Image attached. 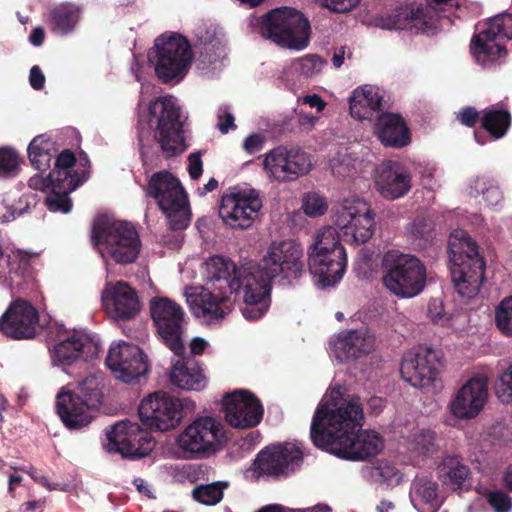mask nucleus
<instances>
[{
  "label": "nucleus",
  "mask_w": 512,
  "mask_h": 512,
  "mask_svg": "<svg viewBox=\"0 0 512 512\" xmlns=\"http://www.w3.org/2000/svg\"><path fill=\"white\" fill-rule=\"evenodd\" d=\"M268 301H259V303H245L241 308L243 316L248 320H257L261 318L267 311Z\"/></svg>",
  "instance_id": "nucleus-59"
},
{
  "label": "nucleus",
  "mask_w": 512,
  "mask_h": 512,
  "mask_svg": "<svg viewBox=\"0 0 512 512\" xmlns=\"http://www.w3.org/2000/svg\"><path fill=\"white\" fill-rule=\"evenodd\" d=\"M440 362L436 351L417 347L407 352L400 366V374L411 386L426 392L440 389Z\"/></svg>",
  "instance_id": "nucleus-13"
},
{
  "label": "nucleus",
  "mask_w": 512,
  "mask_h": 512,
  "mask_svg": "<svg viewBox=\"0 0 512 512\" xmlns=\"http://www.w3.org/2000/svg\"><path fill=\"white\" fill-rule=\"evenodd\" d=\"M325 62L317 55H306L291 62L289 70L305 78H311L319 74Z\"/></svg>",
  "instance_id": "nucleus-47"
},
{
  "label": "nucleus",
  "mask_w": 512,
  "mask_h": 512,
  "mask_svg": "<svg viewBox=\"0 0 512 512\" xmlns=\"http://www.w3.org/2000/svg\"><path fill=\"white\" fill-rule=\"evenodd\" d=\"M428 314L435 324L445 325L450 320V315L444 309V303L441 299L435 298L429 302Z\"/></svg>",
  "instance_id": "nucleus-57"
},
{
  "label": "nucleus",
  "mask_w": 512,
  "mask_h": 512,
  "mask_svg": "<svg viewBox=\"0 0 512 512\" xmlns=\"http://www.w3.org/2000/svg\"><path fill=\"white\" fill-rule=\"evenodd\" d=\"M226 441L223 424L210 416H201L188 424L176 437L179 458L197 459L216 453Z\"/></svg>",
  "instance_id": "nucleus-7"
},
{
  "label": "nucleus",
  "mask_w": 512,
  "mask_h": 512,
  "mask_svg": "<svg viewBox=\"0 0 512 512\" xmlns=\"http://www.w3.org/2000/svg\"><path fill=\"white\" fill-rule=\"evenodd\" d=\"M511 124L509 111L502 108H489L483 112L481 118L482 127L495 139L502 138Z\"/></svg>",
  "instance_id": "nucleus-41"
},
{
  "label": "nucleus",
  "mask_w": 512,
  "mask_h": 512,
  "mask_svg": "<svg viewBox=\"0 0 512 512\" xmlns=\"http://www.w3.org/2000/svg\"><path fill=\"white\" fill-rule=\"evenodd\" d=\"M384 287L399 298H413L426 286L427 270L415 256L396 250L388 251L382 260Z\"/></svg>",
  "instance_id": "nucleus-5"
},
{
  "label": "nucleus",
  "mask_w": 512,
  "mask_h": 512,
  "mask_svg": "<svg viewBox=\"0 0 512 512\" xmlns=\"http://www.w3.org/2000/svg\"><path fill=\"white\" fill-rule=\"evenodd\" d=\"M479 113L473 107H465L457 113V119L463 125L472 127L478 120Z\"/></svg>",
  "instance_id": "nucleus-62"
},
{
  "label": "nucleus",
  "mask_w": 512,
  "mask_h": 512,
  "mask_svg": "<svg viewBox=\"0 0 512 512\" xmlns=\"http://www.w3.org/2000/svg\"><path fill=\"white\" fill-rule=\"evenodd\" d=\"M182 403L163 391H156L145 397L139 405L141 421L151 429L168 431L181 421Z\"/></svg>",
  "instance_id": "nucleus-19"
},
{
  "label": "nucleus",
  "mask_w": 512,
  "mask_h": 512,
  "mask_svg": "<svg viewBox=\"0 0 512 512\" xmlns=\"http://www.w3.org/2000/svg\"><path fill=\"white\" fill-rule=\"evenodd\" d=\"M273 279H268L258 270L257 274L251 273L245 268L242 279L238 281V291L243 293V301L245 303H259V301H268L270 294V283Z\"/></svg>",
  "instance_id": "nucleus-38"
},
{
  "label": "nucleus",
  "mask_w": 512,
  "mask_h": 512,
  "mask_svg": "<svg viewBox=\"0 0 512 512\" xmlns=\"http://www.w3.org/2000/svg\"><path fill=\"white\" fill-rule=\"evenodd\" d=\"M102 382L101 373H94L81 380L73 390L76 391L84 400L94 409L98 408L102 398Z\"/></svg>",
  "instance_id": "nucleus-44"
},
{
  "label": "nucleus",
  "mask_w": 512,
  "mask_h": 512,
  "mask_svg": "<svg viewBox=\"0 0 512 512\" xmlns=\"http://www.w3.org/2000/svg\"><path fill=\"white\" fill-rule=\"evenodd\" d=\"M33 257H37V253L22 250L12 251L7 257L9 272L15 274L23 273Z\"/></svg>",
  "instance_id": "nucleus-54"
},
{
  "label": "nucleus",
  "mask_w": 512,
  "mask_h": 512,
  "mask_svg": "<svg viewBox=\"0 0 512 512\" xmlns=\"http://www.w3.org/2000/svg\"><path fill=\"white\" fill-rule=\"evenodd\" d=\"M28 185L33 190H39L43 192L51 190V194L57 193L51 174H49L47 177L36 174L29 179Z\"/></svg>",
  "instance_id": "nucleus-61"
},
{
  "label": "nucleus",
  "mask_w": 512,
  "mask_h": 512,
  "mask_svg": "<svg viewBox=\"0 0 512 512\" xmlns=\"http://www.w3.org/2000/svg\"><path fill=\"white\" fill-rule=\"evenodd\" d=\"M408 450L417 455L426 457L437 451L436 434L426 427H415L407 438Z\"/></svg>",
  "instance_id": "nucleus-40"
},
{
  "label": "nucleus",
  "mask_w": 512,
  "mask_h": 512,
  "mask_svg": "<svg viewBox=\"0 0 512 512\" xmlns=\"http://www.w3.org/2000/svg\"><path fill=\"white\" fill-rule=\"evenodd\" d=\"M51 175L57 193L47 196L45 205L52 212L68 213L72 207L68 194L79 186L80 180L71 173V169H55Z\"/></svg>",
  "instance_id": "nucleus-31"
},
{
  "label": "nucleus",
  "mask_w": 512,
  "mask_h": 512,
  "mask_svg": "<svg viewBox=\"0 0 512 512\" xmlns=\"http://www.w3.org/2000/svg\"><path fill=\"white\" fill-rule=\"evenodd\" d=\"M76 158L74 154L68 150H65L60 153L58 156L55 169H71V167L75 164Z\"/></svg>",
  "instance_id": "nucleus-64"
},
{
  "label": "nucleus",
  "mask_w": 512,
  "mask_h": 512,
  "mask_svg": "<svg viewBox=\"0 0 512 512\" xmlns=\"http://www.w3.org/2000/svg\"><path fill=\"white\" fill-rule=\"evenodd\" d=\"M150 314L163 342L176 355L184 351V312L176 302L165 297L150 300Z\"/></svg>",
  "instance_id": "nucleus-16"
},
{
  "label": "nucleus",
  "mask_w": 512,
  "mask_h": 512,
  "mask_svg": "<svg viewBox=\"0 0 512 512\" xmlns=\"http://www.w3.org/2000/svg\"><path fill=\"white\" fill-rule=\"evenodd\" d=\"M370 476L375 482L389 487L399 485L403 480L402 472L392 463L380 461L370 469Z\"/></svg>",
  "instance_id": "nucleus-45"
},
{
  "label": "nucleus",
  "mask_w": 512,
  "mask_h": 512,
  "mask_svg": "<svg viewBox=\"0 0 512 512\" xmlns=\"http://www.w3.org/2000/svg\"><path fill=\"white\" fill-rule=\"evenodd\" d=\"M92 239L105 262L133 263L141 249L136 229L125 221L97 219L93 225Z\"/></svg>",
  "instance_id": "nucleus-4"
},
{
  "label": "nucleus",
  "mask_w": 512,
  "mask_h": 512,
  "mask_svg": "<svg viewBox=\"0 0 512 512\" xmlns=\"http://www.w3.org/2000/svg\"><path fill=\"white\" fill-rule=\"evenodd\" d=\"M101 301L105 312L114 320L133 319L142 307L137 290L123 280L107 282Z\"/></svg>",
  "instance_id": "nucleus-22"
},
{
  "label": "nucleus",
  "mask_w": 512,
  "mask_h": 512,
  "mask_svg": "<svg viewBox=\"0 0 512 512\" xmlns=\"http://www.w3.org/2000/svg\"><path fill=\"white\" fill-rule=\"evenodd\" d=\"M155 73L159 79L168 82L182 78L192 61L189 42L179 34L162 35L155 40Z\"/></svg>",
  "instance_id": "nucleus-12"
},
{
  "label": "nucleus",
  "mask_w": 512,
  "mask_h": 512,
  "mask_svg": "<svg viewBox=\"0 0 512 512\" xmlns=\"http://www.w3.org/2000/svg\"><path fill=\"white\" fill-rule=\"evenodd\" d=\"M329 165L332 174L337 178H346L355 172V159L346 151L338 152Z\"/></svg>",
  "instance_id": "nucleus-48"
},
{
  "label": "nucleus",
  "mask_w": 512,
  "mask_h": 512,
  "mask_svg": "<svg viewBox=\"0 0 512 512\" xmlns=\"http://www.w3.org/2000/svg\"><path fill=\"white\" fill-rule=\"evenodd\" d=\"M323 7L338 13L348 12L354 9L360 0H316Z\"/></svg>",
  "instance_id": "nucleus-60"
},
{
  "label": "nucleus",
  "mask_w": 512,
  "mask_h": 512,
  "mask_svg": "<svg viewBox=\"0 0 512 512\" xmlns=\"http://www.w3.org/2000/svg\"><path fill=\"white\" fill-rule=\"evenodd\" d=\"M488 503L495 512H510L512 509V499L502 491L491 492Z\"/></svg>",
  "instance_id": "nucleus-58"
},
{
  "label": "nucleus",
  "mask_w": 512,
  "mask_h": 512,
  "mask_svg": "<svg viewBox=\"0 0 512 512\" xmlns=\"http://www.w3.org/2000/svg\"><path fill=\"white\" fill-rule=\"evenodd\" d=\"M148 194L155 198L170 227L184 229L190 222V207L180 181L167 171L155 173L149 180Z\"/></svg>",
  "instance_id": "nucleus-8"
},
{
  "label": "nucleus",
  "mask_w": 512,
  "mask_h": 512,
  "mask_svg": "<svg viewBox=\"0 0 512 512\" xmlns=\"http://www.w3.org/2000/svg\"><path fill=\"white\" fill-rule=\"evenodd\" d=\"M488 383L489 378L485 374H477L467 380L450 401V413L462 420L479 415L488 400Z\"/></svg>",
  "instance_id": "nucleus-21"
},
{
  "label": "nucleus",
  "mask_w": 512,
  "mask_h": 512,
  "mask_svg": "<svg viewBox=\"0 0 512 512\" xmlns=\"http://www.w3.org/2000/svg\"><path fill=\"white\" fill-rule=\"evenodd\" d=\"M302 209L310 217H318L326 213L328 203L325 198L316 192L307 193L302 200Z\"/></svg>",
  "instance_id": "nucleus-50"
},
{
  "label": "nucleus",
  "mask_w": 512,
  "mask_h": 512,
  "mask_svg": "<svg viewBox=\"0 0 512 512\" xmlns=\"http://www.w3.org/2000/svg\"><path fill=\"white\" fill-rule=\"evenodd\" d=\"M39 329V313L28 301H13L0 317V332L5 336L20 340L31 339Z\"/></svg>",
  "instance_id": "nucleus-23"
},
{
  "label": "nucleus",
  "mask_w": 512,
  "mask_h": 512,
  "mask_svg": "<svg viewBox=\"0 0 512 512\" xmlns=\"http://www.w3.org/2000/svg\"><path fill=\"white\" fill-rule=\"evenodd\" d=\"M375 189L387 200L405 196L411 189V175L396 162H383L375 171Z\"/></svg>",
  "instance_id": "nucleus-26"
},
{
  "label": "nucleus",
  "mask_w": 512,
  "mask_h": 512,
  "mask_svg": "<svg viewBox=\"0 0 512 512\" xmlns=\"http://www.w3.org/2000/svg\"><path fill=\"white\" fill-rule=\"evenodd\" d=\"M437 474L443 485L458 490L466 487L471 480L468 465L458 456L447 455L438 465Z\"/></svg>",
  "instance_id": "nucleus-35"
},
{
  "label": "nucleus",
  "mask_w": 512,
  "mask_h": 512,
  "mask_svg": "<svg viewBox=\"0 0 512 512\" xmlns=\"http://www.w3.org/2000/svg\"><path fill=\"white\" fill-rule=\"evenodd\" d=\"M104 448L108 453H119L123 457L138 458L144 457L152 451L154 441L139 424L121 421L112 427Z\"/></svg>",
  "instance_id": "nucleus-20"
},
{
  "label": "nucleus",
  "mask_w": 512,
  "mask_h": 512,
  "mask_svg": "<svg viewBox=\"0 0 512 512\" xmlns=\"http://www.w3.org/2000/svg\"><path fill=\"white\" fill-rule=\"evenodd\" d=\"M433 230L432 222L425 217L416 218L410 225L409 233L419 246H424L431 239Z\"/></svg>",
  "instance_id": "nucleus-51"
},
{
  "label": "nucleus",
  "mask_w": 512,
  "mask_h": 512,
  "mask_svg": "<svg viewBox=\"0 0 512 512\" xmlns=\"http://www.w3.org/2000/svg\"><path fill=\"white\" fill-rule=\"evenodd\" d=\"M259 33L278 46L302 50L309 43L310 24L302 12L283 6L269 11L262 18Z\"/></svg>",
  "instance_id": "nucleus-6"
},
{
  "label": "nucleus",
  "mask_w": 512,
  "mask_h": 512,
  "mask_svg": "<svg viewBox=\"0 0 512 512\" xmlns=\"http://www.w3.org/2000/svg\"><path fill=\"white\" fill-rule=\"evenodd\" d=\"M170 381L181 389L193 391H200L207 385L206 376L194 361H177L170 371Z\"/></svg>",
  "instance_id": "nucleus-36"
},
{
  "label": "nucleus",
  "mask_w": 512,
  "mask_h": 512,
  "mask_svg": "<svg viewBox=\"0 0 512 512\" xmlns=\"http://www.w3.org/2000/svg\"><path fill=\"white\" fill-rule=\"evenodd\" d=\"M54 144L45 135L36 136L28 147L31 164L37 170H46L50 167Z\"/></svg>",
  "instance_id": "nucleus-42"
},
{
  "label": "nucleus",
  "mask_w": 512,
  "mask_h": 512,
  "mask_svg": "<svg viewBox=\"0 0 512 512\" xmlns=\"http://www.w3.org/2000/svg\"><path fill=\"white\" fill-rule=\"evenodd\" d=\"M303 453L296 443H285L262 450L255 460L257 468L269 475H280L292 470L302 460Z\"/></svg>",
  "instance_id": "nucleus-27"
},
{
  "label": "nucleus",
  "mask_w": 512,
  "mask_h": 512,
  "mask_svg": "<svg viewBox=\"0 0 512 512\" xmlns=\"http://www.w3.org/2000/svg\"><path fill=\"white\" fill-rule=\"evenodd\" d=\"M334 229L347 242L363 244L374 233L375 219L370 205L363 199H345L333 209Z\"/></svg>",
  "instance_id": "nucleus-11"
},
{
  "label": "nucleus",
  "mask_w": 512,
  "mask_h": 512,
  "mask_svg": "<svg viewBox=\"0 0 512 512\" xmlns=\"http://www.w3.org/2000/svg\"><path fill=\"white\" fill-rule=\"evenodd\" d=\"M227 423L237 429L257 426L263 417V406L254 395L245 390L235 391L224 398Z\"/></svg>",
  "instance_id": "nucleus-25"
},
{
  "label": "nucleus",
  "mask_w": 512,
  "mask_h": 512,
  "mask_svg": "<svg viewBox=\"0 0 512 512\" xmlns=\"http://www.w3.org/2000/svg\"><path fill=\"white\" fill-rule=\"evenodd\" d=\"M312 168L309 154L301 149L276 147L264 155L263 169L266 175L278 182L294 181Z\"/></svg>",
  "instance_id": "nucleus-18"
},
{
  "label": "nucleus",
  "mask_w": 512,
  "mask_h": 512,
  "mask_svg": "<svg viewBox=\"0 0 512 512\" xmlns=\"http://www.w3.org/2000/svg\"><path fill=\"white\" fill-rule=\"evenodd\" d=\"M80 15V8L72 4L66 3L55 7L50 14L52 31L61 35L71 32L78 23Z\"/></svg>",
  "instance_id": "nucleus-39"
},
{
  "label": "nucleus",
  "mask_w": 512,
  "mask_h": 512,
  "mask_svg": "<svg viewBox=\"0 0 512 512\" xmlns=\"http://www.w3.org/2000/svg\"><path fill=\"white\" fill-rule=\"evenodd\" d=\"M88 339L84 335L74 334L60 342L54 348V360L61 364H70L75 361L84 349Z\"/></svg>",
  "instance_id": "nucleus-43"
},
{
  "label": "nucleus",
  "mask_w": 512,
  "mask_h": 512,
  "mask_svg": "<svg viewBox=\"0 0 512 512\" xmlns=\"http://www.w3.org/2000/svg\"><path fill=\"white\" fill-rule=\"evenodd\" d=\"M106 364L115 377L125 383L133 382L148 371L142 350L126 342L111 345Z\"/></svg>",
  "instance_id": "nucleus-24"
},
{
  "label": "nucleus",
  "mask_w": 512,
  "mask_h": 512,
  "mask_svg": "<svg viewBox=\"0 0 512 512\" xmlns=\"http://www.w3.org/2000/svg\"><path fill=\"white\" fill-rule=\"evenodd\" d=\"M410 501L417 510L425 506L436 511L442 504L438 484L428 476H416L410 487Z\"/></svg>",
  "instance_id": "nucleus-37"
},
{
  "label": "nucleus",
  "mask_w": 512,
  "mask_h": 512,
  "mask_svg": "<svg viewBox=\"0 0 512 512\" xmlns=\"http://www.w3.org/2000/svg\"><path fill=\"white\" fill-rule=\"evenodd\" d=\"M260 272L268 279L291 284L304 272V250L293 239L272 241L260 262Z\"/></svg>",
  "instance_id": "nucleus-9"
},
{
  "label": "nucleus",
  "mask_w": 512,
  "mask_h": 512,
  "mask_svg": "<svg viewBox=\"0 0 512 512\" xmlns=\"http://www.w3.org/2000/svg\"><path fill=\"white\" fill-rule=\"evenodd\" d=\"M18 166L19 158L14 150L0 149V175H10L18 169Z\"/></svg>",
  "instance_id": "nucleus-55"
},
{
  "label": "nucleus",
  "mask_w": 512,
  "mask_h": 512,
  "mask_svg": "<svg viewBox=\"0 0 512 512\" xmlns=\"http://www.w3.org/2000/svg\"><path fill=\"white\" fill-rule=\"evenodd\" d=\"M198 40L206 47H217L219 56L224 52L221 39L218 37L216 28L214 27H198L196 31Z\"/></svg>",
  "instance_id": "nucleus-56"
},
{
  "label": "nucleus",
  "mask_w": 512,
  "mask_h": 512,
  "mask_svg": "<svg viewBox=\"0 0 512 512\" xmlns=\"http://www.w3.org/2000/svg\"><path fill=\"white\" fill-rule=\"evenodd\" d=\"M363 410L358 397L340 398V390H332L329 399L320 403L311 424L313 443L347 460H365L379 454L384 439L376 431L363 430Z\"/></svg>",
  "instance_id": "nucleus-1"
},
{
  "label": "nucleus",
  "mask_w": 512,
  "mask_h": 512,
  "mask_svg": "<svg viewBox=\"0 0 512 512\" xmlns=\"http://www.w3.org/2000/svg\"><path fill=\"white\" fill-rule=\"evenodd\" d=\"M149 126L163 153L172 157L184 150L180 110L172 96L158 98L149 105Z\"/></svg>",
  "instance_id": "nucleus-10"
},
{
  "label": "nucleus",
  "mask_w": 512,
  "mask_h": 512,
  "mask_svg": "<svg viewBox=\"0 0 512 512\" xmlns=\"http://www.w3.org/2000/svg\"><path fill=\"white\" fill-rule=\"evenodd\" d=\"M259 192L252 188L236 189L221 198L219 216L233 229H248L262 209Z\"/></svg>",
  "instance_id": "nucleus-15"
},
{
  "label": "nucleus",
  "mask_w": 512,
  "mask_h": 512,
  "mask_svg": "<svg viewBox=\"0 0 512 512\" xmlns=\"http://www.w3.org/2000/svg\"><path fill=\"white\" fill-rule=\"evenodd\" d=\"M498 329L507 336H512V296L503 299L495 311Z\"/></svg>",
  "instance_id": "nucleus-49"
},
{
  "label": "nucleus",
  "mask_w": 512,
  "mask_h": 512,
  "mask_svg": "<svg viewBox=\"0 0 512 512\" xmlns=\"http://www.w3.org/2000/svg\"><path fill=\"white\" fill-rule=\"evenodd\" d=\"M350 114L358 120H372L382 105V97L372 86L364 85L355 89L350 98Z\"/></svg>",
  "instance_id": "nucleus-34"
},
{
  "label": "nucleus",
  "mask_w": 512,
  "mask_h": 512,
  "mask_svg": "<svg viewBox=\"0 0 512 512\" xmlns=\"http://www.w3.org/2000/svg\"><path fill=\"white\" fill-rule=\"evenodd\" d=\"M377 25L382 29H408L423 31L426 29L424 9L422 6H405L378 20Z\"/></svg>",
  "instance_id": "nucleus-33"
},
{
  "label": "nucleus",
  "mask_w": 512,
  "mask_h": 512,
  "mask_svg": "<svg viewBox=\"0 0 512 512\" xmlns=\"http://www.w3.org/2000/svg\"><path fill=\"white\" fill-rule=\"evenodd\" d=\"M375 339L363 330L342 333L332 343V353L339 361L356 359L370 353Z\"/></svg>",
  "instance_id": "nucleus-30"
},
{
  "label": "nucleus",
  "mask_w": 512,
  "mask_h": 512,
  "mask_svg": "<svg viewBox=\"0 0 512 512\" xmlns=\"http://www.w3.org/2000/svg\"><path fill=\"white\" fill-rule=\"evenodd\" d=\"M188 171L192 179H198L203 171L200 153H192L188 158Z\"/></svg>",
  "instance_id": "nucleus-63"
},
{
  "label": "nucleus",
  "mask_w": 512,
  "mask_h": 512,
  "mask_svg": "<svg viewBox=\"0 0 512 512\" xmlns=\"http://www.w3.org/2000/svg\"><path fill=\"white\" fill-rule=\"evenodd\" d=\"M448 244L454 261V286L459 295L472 298L477 295L484 280L485 263L479 257L478 247L464 231L451 234Z\"/></svg>",
  "instance_id": "nucleus-3"
},
{
  "label": "nucleus",
  "mask_w": 512,
  "mask_h": 512,
  "mask_svg": "<svg viewBox=\"0 0 512 512\" xmlns=\"http://www.w3.org/2000/svg\"><path fill=\"white\" fill-rule=\"evenodd\" d=\"M512 39V14H499L487 23V27L475 35L471 42V52L482 65L494 62L506 55L501 39Z\"/></svg>",
  "instance_id": "nucleus-17"
},
{
  "label": "nucleus",
  "mask_w": 512,
  "mask_h": 512,
  "mask_svg": "<svg viewBox=\"0 0 512 512\" xmlns=\"http://www.w3.org/2000/svg\"><path fill=\"white\" fill-rule=\"evenodd\" d=\"M470 195L482 194L490 206H495L502 200V193L499 188L486 177H477L470 185Z\"/></svg>",
  "instance_id": "nucleus-46"
},
{
  "label": "nucleus",
  "mask_w": 512,
  "mask_h": 512,
  "mask_svg": "<svg viewBox=\"0 0 512 512\" xmlns=\"http://www.w3.org/2000/svg\"><path fill=\"white\" fill-rule=\"evenodd\" d=\"M375 133L385 146L402 148L410 143L409 130L398 114L380 115L375 126Z\"/></svg>",
  "instance_id": "nucleus-32"
},
{
  "label": "nucleus",
  "mask_w": 512,
  "mask_h": 512,
  "mask_svg": "<svg viewBox=\"0 0 512 512\" xmlns=\"http://www.w3.org/2000/svg\"><path fill=\"white\" fill-rule=\"evenodd\" d=\"M495 391L501 402L512 403V364L498 376Z\"/></svg>",
  "instance_id": "nucleus-53"
},
{
  "label": "nucleus",
  "mask_w": 512,
  "mask_h": 512,
  "mask_svg": "<svg viewBox=\"0 0 512 512\" xmlns=\"http://www.w3.org/2000/svg\"><path fill=\"white\" fill-rule=\"evenodd\" d=\"M193 497L202 504L214 505L222 499L223 492L219 486L210 484L195 488L193 490Z\"/></svg>",
  "instance_id": "nucleus-52"
},
{
  "label": "nucleus",
  "mask_w": 512,
  "mask_h": 512,
  "mask_svg": "<svg viewBox=\"0 0 512 512\" xmlns=\"http://www.w3.org/2000/svg\"><path fill=\"white\" fill-rule=\"evenodd\" d=\"M308 265L322 287L337 284L346 270V252L332 226L317 231L307 250Z\"/></svg>",
  "instance_id": "nucleus-2"
},
{
  "label": "nucleus",
  "mask_w": 512,
  "mask_h": 512,
  "mask_svg": "<svg viewBox=\"0 0 512 512\" xmlns=\"http://www.w3.org/2000/svg\"><path fill=\"white\" fill-rule=\"evenodd\" d=\"M245 267H237L234 262L223 256H212L203 262L201 274L205 286L238 291V281L242 279Z\"/></svg>",
  "instance_id": "nucleus-28"
},
{
  "label": "nucleus",
  "mask_w": 512,
  "mask_h": 512,
  "mask_svg": "<svg viewBox=\"0 0 512 512\" xmlns=\"http://www.w3.org/2000/svg\"><path fill=\"white\" fill-rule=\"evenodd\" d=\"M56 409L62 422L69 429H77L89 424L94 409L75 390L63 387L56 396Z\"/></svg>",
  "instance_id": "nucleus-29"
},
{
  "label": "nucleus",
  "mask_w": 512,
  "mask_h": 512,
  "mask_svg": "<svg viewBox=\"0 0 512 512\" xmlns=\"http://www.w3.org/2000/svg\"><path fill=\"white\" fill-rule=\"evenodd\" d=\"M236 292L203 285L186 288L185 296L194 316L211 324L223 320L232 311Z\"/></svg>",
  "instance_id": "nucleus-14"
}]
</instances>
